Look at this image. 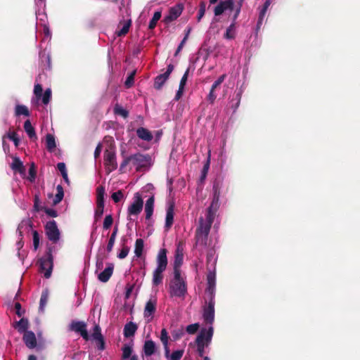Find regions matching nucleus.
Returning <instances> with one entry per match:
<instances>
[{
  "label": "nucleus",
  "mask_w": 360,
  "mask_h": 360,
  "mask_svg": "<svg viewBox=\"0 0 360 360\" xmlns=\"http://www.w3.org/2000/svg\"><path fill=\"white\" fill-rule=\"evenodd\" d=\"M212 224L204 221V218H199V225L195 232V245L201 253L207 248L208 236L212 227Z\"/></svg>",
  "instance_id": "1"
},
{
  "label": "nucleus",
  "mask_w": 360,
  "mask_h": 360,
  "mask_svg": "<svg viewBox=\"0 0 360 360\" xmlns=\"http://www.w3.org/2000/svg\"><path fill=\"white\" fill-rule=\"evenodd\" d=\"M158 266L153 274V285L158 286L162 283L163 272L167 266V250L161 249L157 257Z\"/></svg>",
  "instance_id": "2"
},
{
  "label": "nucleus",
  "mask_w": 360,
  "mask_h": 360,
  "mask_svg": "<svg viewBox=\"0 0 360 360\" xmlns=\"http://www.w3.org/2000/svg\"><path fill=\"white\" fill-rule=\"evenodd\" d=\"M121 154L124 158L119 169V171L121 174L126 172V168L130 162H131L134 165L137 166L138 167H141L144 166L143 163L149 160L148 155H145L139 153L129 156H125L124 155V151H122Z\"/></svg>",
  "instance_id": "3"
},
{
  "label": "nucleus",
  "mask_w": 360,
  "mask_h": 360,
  "mask_svg": "<svg viewBox=\"0 0 360 360\" xmlns=\"http://www.w3.org/2000/svg\"><path fill=\"white\" fill-rule=\"evenodd\" d=\"M53 258L52 255V249L49 248L44 257L39 259V269L44 272V277L49 278L52 273L53 266Z\"/></svg>",
  "instance_id": "4"
},
{
  "label": "nucleus",
  "mask_w": 360,
  "mask_h": 360,
  "mask_svg": "<svg viewBox=\"0 0 360 360\" xmlns=\"http://www.w3.org/2000/svg\"><path fill=\"white\" fill-rule=\"evenodd\" d=\"M219 207V194L215 190L210 205L207 207L204 221L213 224L217 212Z\"/></svg>",
  "instance_id": "5"
},
{
  "label": "nucleus",
  "mask_w": 360,
  "mask_h": 360,
  "mask_svg": "<svg viewBox=\"0 0 360 360\" xmlns=\"http://www.w3.org/2000/svg\"><path fill=\"white\" fill-rule=\"evenodd\" d=\"M45 232L48 239L53 243L59 240L60 233L56 221H49L46 224Z\"/></svg>",
  "instance_id": "6"
},
{
  "label": "nucleus",
  "mask_w": 360,
  "mask_h": 360,
  "mask_svg": "<svg viewBox=\"0 0 360 360\" xmlns=\"http://www.w3.org/2000/svg\"><path fill=\"white\" fill-rule=\"evenodd\" d=\"M104 165L107 174L115 171L117 168L116 154L113 150H105L104 152Z\"/></svg>",
  "instance_id": "7"
},
{
  "label": "nucleus",
  "mask_w": 360,
  "mask_h": 360,
  "mask_svg": "<svg viewBox=\"0 0 360 360\" xmlns=\"http://www.w3.org/2000/svg\"><path fill=\"white\" fill-rule=\"evenodd\" d=\"M187 292L186 282L171 281L169 285V293L172 297H184Z\"/></svg>",
  "instance_id": "8"
},
{
  "label": "nucleus",
  "mask_w": 360,
  "mask_h": 360,
  "mask_svg": "<svg viewBox=\"0 0 360 360\" xmlns=\"http://www.w3.org/2000/svg\"><path fill=\"white\" fill-rule=\"evenodd\" d=\"M207 304L203 308V319L208 324H212L214 320V297H207Z\"/></svg>",
  "instance_id": "9"
},
{
  "label": "nucleus",
  "mask_w": 360,
  "mask_h": 360,
  "mask_svg": "<svg viewBox=\"0 0 360 360\" xmlns=\"http://www.w3.org/2000/svg\"><path fill=\"white\" fill-rule=\"evenodd\" d=\"M69 329L79 333L86 341L89 340V335L86 329V323L84 321H72L69 326Z\"/></svg>",
  "instance_id": "10"
},
{
  "label": "nucleus",
  "mask_w": 360,
  "mask_h": 360,
  "mask_svg": "<svg viewBox=\"0 0 360 360\" xmlns=\"http://www.w3.org/2000/svg\"><path fill=\"white\" fill-rule=\"evenodd\" d=\"M143 201L139 193H136L133 198V202L128 207V214L137 216L143 209Z\"/></svg>",
  "instance_id": "11"
},
{
  "label": "nucleus",
  "mask_w": 360,
  "mask_h": 360,
  "mask_svg": "<svg viewBox=\"0 0 360 360\" xmlns=\"http://www.w3.org/2000/svg\"><path fill=\"white\" fill-rule=\"evenodd\" d=\"M184 6L181 4H178L169 9L168 14L164 17L163 22L169 25L172 22L176 20L182 13Z\"/></svg>",
  "instance_id": "12"
},
{
  "label": "nucleus",
  "mask_w": 360,
  "mask_h": 360,
  "mask_svg": "<svg viewBox=\"0 0 360 360\" xmlns=\"http://www.w3.org/2000/svg\"><path fill=\"white\" fill-rule=\"evenodd\" d=\"M213 335V328L210 327L208 330L202 329L198 335L195 339V343L197 347L204 345L207 346L211 342Z\"/></svg>",
  "instance_id": "13"
},
{
  "label": "nucleus",
  "mask_w": 360,
  "mask_h": 360,
  "mask_svg": "<svg viewBox=\"0 0 360 360\" xmlns=\"http://www.w3.org/2000/svg\"><path fill=\"white\" fill-rule=\"evenodd\" d=\"M157 303V299L154 297H150L147 301L143 311L144 318L148 319V320H151L153 318L154 314L156 311Z\"/></svg>",
  "instance_id": "14"
},
{
  "label": "nucleus",
  "mask_w": 360,
  "mask_h": 360,
  "mask_svg": "<svg viewBox=\"0 0 360 360\" xmlns=\"http://www.w3.org/2000/svg\"><path fill=\"white\" fill-rule=\"evenodd\" d=\"M216 285V275L214 272L210 271L207 275V288L205 293L207 297H214Z\"/></svg>",
  "instance_id": "15"
},
{
  "label": "nucleus",
  "mask_w": 360,
  "mask_h": 360,
  "mask_svg": "<svg viewBox=\"0 0 360 360\" xmlns=\"http://www.w3.org/2000/svg\"><path fill=\"white\" fill-rule=\"evenodd\" d=\"M234 7L233 0H225L220 1L214 8V13L216 16L221 15L225 11H232Z\"/></svg>",
  "instance_id": "16"
},
{
  "label": "nucleus",
  "mask_w": 360,
  "mask_h": 360,
  "mask_svg": "<svg viewBox=\"0 0 360 360\" xmlns=\"http://www.w3.org/2000/svg\"><path fill=\"white\" fill-rule=\"evenodd\" d=\"M226 75H221L212 85L210 93L207 96V101L210 103H213L217 98V94L214 93L217 89L220 88L221 83L224 81L226 78Z\"/></svg>",
  "instance_id": "17"
},
{
  "label": "nucleus",
  "mask_w": 360,
  "mask_h": 360,
  "mask_svg": "<svg viewBox=\"0 0 360 360\" xmlns=\"http://www.w3.org/2000/svg\"><path fill=\"white\" fill-rule=\"evenodd\" d=\"M23 342L29 349H34L37 346V338L34 332L25 331L22 337Z\"/></svg>",
  "instance_id": "18"
},
{
  "label": "nucleus",
  "mask_w": 360,
  "mask_h": 360,
  "mask_svg": "<svg viewBox=\"0 0 360 360\" xmlns=\"http://www.w3.org/2000/svg\"><path fill=\"white\" fill-rule=\"evenodd\" d=\"M113 269H114L113 264L108 263L107 265V267L102 272H101L98 274V280L103 283L108 281L113 273Z\"/></svg>",
  "instance_id": "19"
},
{
  "label": "nucleus",
  "mask_w": 360,
  "mask_h": 360,
  "mask_svg": "<svg viewBox=\"0 0 360 360\" xmlns=\"http://www.w3.org/2000/svg\"><path fill=\"white\" fill-rule=\"evenodd\" d=\"M174 205L170 204L167 209L166 219H165V228L169 229L174 222Z\"/></svg>",
  "instance_id": "20"
},
{
  "label": "nucleus",
  "mask_w": 360,
  "mask_h": 360,
  "mask_svg": "<svg viewBox=\"0 0 360 360\" xmlns=\"http://www.w3.org/2000/svg\"><path fill=\"white\" fill-rule=\"evenodd\" d=\"M137 136L143 141H150L153 139L152 133L146 128L139 127L136 129Z\"/></svg>",
  "instance_id": "21"
},
{
  "label": "nucleus",
  "mask_w": 360,
  "mask_h": 360,
  "mask_svg": "<svg viewBox=\"0 0 360 360\" xmlns=\"http://www.w3.org/2000/svg\"><path fill=\"white\" fill-rule=\"evenodd\" d=\"M138 329L137 325L130 321L125 324L124 327L123 334L125 338H131L134 335Z\"/></svg>",
  "instance_id": "22"
},
{
  "label": "nucleus",
  "mask_w": 360,
  "mask_h": 360,
  "mask_svg": "<svg viewBox=\"0 0 360 360\" xmlns=\"http://www.w3.org/2000/svg\"><path fill=\"white\" fill-rule=\"evenodd\" d=\"M154 196L150 197L146 202L145 205V212H146V219H149L153 213V207H154Z\"/></svg>",
  "instance_id": "23"
},
{
  "label": "nucleus",
  "mask_w": 360,
  "mask_h": 360,
  "mask_svg": "<svg viewBox=\"0 0 360 360\" xmlns=\"http://www.w3.org/2000/svg\"><path fill=\"white\" fill-rule=\"evenodd\" d=\"M155 344L153 340H146L143 345L144 354L146 356L153 355L155 352Z\"/></svg>",
  "instance_id": "24"
},
{
  "label": "nucleus",
  "mask_w": 360,
  "mask_h": 360,
  "mask_svg": "<svg viewBox=\"0 0 360 360\" xmlns=\"http://www.w3.org/2000/svg\"><path fill=\"white\" fill-rule=\"evenodd\" d=\"M11 168L13 170L18 172L20 174H24L25 172L22 162L18 157L13 158Z\"/></svg>",
  "instance_id": "25"
},
{
  "label": "nucleus",
  "mask_w": 360,
  "mask_h": 360,
  "mask_svg": "<svg viewBox=\"0 0 360 360\" xmlns=\"http://www.w3.org/2000/svg\"><path fill=\"white\" fill-rule=\"evenodd\" d=\"M24 129L31 139L37 140V136L34 128L32 127L30 120H27L24 123Z\"/></svg>",
  "instance_id": "26"
},
{
  "label": "nucleus",
  "mask_w": 360,
  "mask_h": 360,
  "mask_svg": "<svg viewBox=\"0 0 360 360\" xmlns=\"http://www.w3.org/2000/svg\"><path fill=\"white\" fill-rule=\"evenodd\" d=\"M236 22H232L231 24L227 27L226 32L224 34V38L226 39H233L236 35Z\"/></svg>",
  "instance_id": "27"
},
{
  "label": "nucleus",
  "mask_w": 360,
  "mask_h": 360,
  "mask_svg": "<svg viewBox=\"0 0 360 360\" xmlns=\"http://www.w3.org/2000/svg\"><path fill=\"white\" fill-rule=\"evenodd\" d=\"M168 77H166L165 74H160L158 75L155 78L154 81V88L157 90H160L162 89V86L165 84L166 81L168 79Z\"/></svg>",
  "instance_id": "28"
},
{
  "label": "nucleus",
  "mask_w": 360,
  "mask_h": 360,
  "mask_svg": "<svg viewBox=\"0 0 360 360\" xmlns=\"http://www.w3.org/2000/svg\"><path fill=\"white\" fill-rule=\"evenodd\" d=\"M46 148L49 152H52L56 147V143L54 136L51 134H47L46 136Z\"/></svg>",
  "instance_id": "29"
},
{
  "label": "nucleus",
  "mask_w": 360,
  "mask_h": 360,
  "mask_svg": "<svg viewBox=\"0 0 360 360\" xmlns=\"http://www.w3.org/2000/svg\"><path fill=\"white\" fill-rule=\"evenodd\" d=\"M144 247V241L142 238L136 239L135 242L134 253L137 257H140L142 255Z\"/></svg>",
  "instance_id": "30"
},
{
  "label": "nucleus",
  "mask_w": 360,
  "mask_h": 360,
  "mask_svg": "<svg viewBox=\"0 0 360 360\" xmlns=\"http://www.w3.org/2000/svg\"><path fill=\"white\" fill-rule=\"evenodd\" d=\"M57 193L54 197L53 200V204L56 205L59 202H60L64 197V191L63 188L61 185H58L56 187Z\"/></svg>",
  "instance_id": "31"
},
{
  "label": "nucleus",
  "mask_w": 360,
  "mask_h": 360,
  "mask_svg": "<svg viewBox=\"0 0 360 360\" xmlns=\"http://www.w3.org/2000/svg\"><path fill=\"white\" fill-rule=\"evenodd\" d=\"M49 300V292L47 290H45L42 292L40 297L39 302V310L41 312H44V308L48 302Z\"/></svg>",
  "instance_id": "32"
},
{
  "label": "nucleus",
  "mask_w": 360,
  "mask_h": 360,
  "mask_svg": "<svg viewBox=\"0 0 360 360\" xmlns=\"http://www.w3.org/2000/svg\"><path fill=\"white\" fill-rule=\"evenodd\" d=\"M15 114L16 116L25 115L29 117L30 115L27 107L24 105H17L15 109Z\"/></svg>",
  "instance_id": "33"
},
{
  "label": "nucleus",
  "mask_w": 360,
  "mask_h": 360,
  "mask_svg": "<svg viewBox=\"0 0 360 360\" xmlns=\"http://www.w3.org/2000/svg\"><path fill=\"white\" fill-rule=\"evenodd\" d=\"M16 326L18 327V332L25 333V331H28L29 322L27 319H21L19 321L16 322Z\"/></svg>",
  "instance_id": "34"
},
{
  "label": "nucleus",
  "mask_w": 360,
  "mask_h": 360,
  "mask_svg": "<svg viewBox=\"0 0 360 360\" xmlns=\"http://www.w3.org/2000/svg\"><path fill=\"white\" fill-rule=\"evenodd\" d=\"M5 138H8L11 141H13L14 145L18 147L20 143V139H18L16 132L9 131L5 135L3 136V143H4Z\"/></svg>",
  "instance_id": "35"
},
{
  "label": "nucleus",
  "mask_w": 360,
  "mask_h": 360,
  "mask_svg": "<svg viewBox=\"0 0 360 360\" xmlns=\"http://www.w3.org/2000/svg\"><path fill=\"white\" fill-rule=\"evenodd\" d=\"M178 257L175 258L174 266V278L172 281H184V280L181 276V271L177 265Z\"/></svg>",
  "instance_id": "36"
},
{
  "label": "nucleus",
  "mask_w": 360,
  "mask_h": 360,
  "mask_svg": "<svg viewBox=\"0 0 360 360\" xmlns=\"http://www.w3.org/2000/svg\"><path fill=\"white\" fill-rule=\"evenodd\" d=\"M105 193V187L99 186L96 188V203H104V196Z\"/></svg>",
  "instance_id": "37"
},
{
  "label": "nucleus",
  "mask_w": 360,
  "mask_h": 360,
  "mask_svg": "<svg viewBox=\"0 0 360 360\" xmlns=\"http://www.w3.org/2000/svg\"><path fill=\"white\" fill-rule=\"evenodd\" d=\"M161 16H162L161 11H155L154 13L152 19L149 22V25H148L149 30H153L156 27L157 22L160 19Z\"/></svg>",
  "instance_id": "38"
},
{
  "label": "nucleus",
  "mask_w": 360,
  "mask_h": 360,
  "mask_svg": "<svg viewBox=\"0 0 360 360\" xmlns=\"http://www.w3.org/2000/svg\"><path fill=\"white\" fill-rule=\"evenodd\" d=\"M131 20L124 22L122 27L120 30L117 31V32H116L117 35L118 37H122V36L126 35L129 32V27L131 26Z\"/></svg>",
  "instance_id": "39"
},
{
  "label": "nucleus",
  "mask_w": 360,
  "mask_h": 360,
  "mask_svg": "<svg viewBox=\"0 0 360 360\" xmlns=\"http://www.w3.org/2000/svg\"><path fill=\"white\" fill-rule=\"evenodd\" d=\"M114 112L116 115H121L124 118H127L129 116V112L118 104L115 105Z\"/></svg>",
  "instance_id": "40"
},
{
  "label": "nucleus",
  "mask_w": 360,
  "mask_h": 360,
  "mask_svg": "<svg viewBox=\"0 0 360 360\" xmlns=\"http://www.w3.org/2000/svg\"><path fill=\"white\" fill-rule=\"evenodd\" d=\"M206 11V3L204 1H201L199 4V11L197 16L198 22H200L204 16Z\"/></svg>",
  "instance_id": "41"
},
{
  "label": "nucleus",
  "mask_w": 360,
  "mask_h": 360,
  "mask_svg": "<svg viewBox=\"0 0 360 360\" xmlns=\"http://www.w3.org/2000/svg\"><path fill=\"white\" fill-rule=\"evenodd\" d=\"M136 70H133L127 77L125 82H124V85L127 88H130L134 84V77H135V75H136Z\"/></svg>",
  "instance_id": "42"
},
{
  "label": "nucleus",
  "mask_w": 360,
  "mask_h": 360,
  "mask_svg": "<svg viewBox=\"0 0 360 360\" xmlns=\"http://www.w3.org/2000/svg\"><path fill=\"white\" fill-rule=\"evenodd\" d=\"M104 212V203H96V209L95 210V219L98 220Z\"/></svg>",
  "instance_id": "43"
},
{
  "label": "nucleus",
  "mask_w": 360,
  "mask_h": 360,
  "mask_svg": "<svg viewBox=\"0 0 360 360\" xmlns=\"http://www.w3.org/2000/svg\"><path fill=\"white\" fill-rule=\"evenodd\" d=\"M129 251L130 248L127 245H124L123 246H122V249L117 254V257L120 259H124L128 255Z\"/></svg>",
  "instance_id": "44"
},
{
  "label": "nucleus",
  "mask_w": 360,
  "mask_h": 360,
  "mask_svg": "<svg viewBox=\"0 0 360 360\" xmlns=\"http://www.w3.org/2000/svg\"><path fill=\"white\" fill-rule=\"evenodd\" d=\"M112 224H113L112 216L111 214L106 215L104 219L103 224V229L105 230L109 229L111 227V226L112 225Z\"/></svg>",
  "instance_id": "45"
},
{
  "label": "nucleus",
  "mask_w": 360,
  "mask_h": 360,
  "mask_svg": "<svg viewBox=\"0 0 360 360\" xmlns=\"http://www.w3.org/2000/svg\"><path fill=\"white\" fill-rule=\"evenodd\" d=\"M45 207L40 206V199L38 195H34V205L33 210L34 212H39L41 210H44Z\"/></svg>",
  "instance_id": "46"
},
{
  "label": "nucleus",
  "mask_w": 360,
  "mask_h": 360,
  "mask_svg": "<svg viewBox=\"0 0 360 360\" xmlns=\"http://www.w3.org/2000/svg\"><path fill=\"white\" fill-rule=\"evenodd\" d=\"M41 97L42 103L44 105H47L50 102L51 98V90L50 89H46Z\"/></svg>",
  "instance_id": "47"
},
{
  "label": "nucleus",
  "mask_w": 360,
  "mask_h": 360,
  "mask_svg": "<svg viewBox=\"0 0 360 360\" xmlns=\"http://www.w3.org/2000/svg\"><path fill=\"white\" fill-rule=\"evenodd\" d=\"M131 353H132V349L130 346L125 345L122 347V358L124 359H127L129 358L130 356H131Z\"/></svg>",
  "instance_id": "48"
},
{
  "label": "nucleus",
  "mask_w": 360,
  "mask_h": 360,
  "mask_svg": "<svg viewBox=\"0 0 360 360\" xmlns=\"http://www.w3.org/2000/svg\"><path fill=\"white\" fill-rule=\"evenodd\" d=\"M124 197V195H123V193L122 191H117L116 192H114L112 195H111V198L113 200V201L117 203V202H119Z\"/></svg>",
  "instance_id": "49"
},
{
  "label": "nucleus",
  "mask_w": 360,
  "mask_h": 360,
  "mask_svg": "<svg viewBox=\"0 0 360 360\" xmlns=\"http://www.w3.org/2000/svg\"><path fill=\"white\" fill-rule=\"evenodd\" d=\"M160 340H161L162 344L164 345V346H166L168 345L169 336H168L167 330L165 328H162L161 330Z\"/></svg>",
  "instance_id": "50"
},
{
  "label": "nucleus",
  "mask_w": 360,
  "mask_h": 360,
  "mask_svg": "<svg viewBox=\"0 0 360 360\" xmlns=\"http://www.w3.org/2000/svg\"><path fill=\"white\" fill-rule=\"evenodd\" d=\"M42 92H43L42 86L39 84H35L34 87V94L38 99H39L41 97Z\"/></svg>",
  "instance_id": "51"
},
{
  "label": "nucleus",
  "mask_w": 360,
  "mask_h": 360,
  "mask_svg": "<svg viewBox=\"0 0 360 360\" xmlns=\"http://www.w3.org/2000/svg\"><path fill=\"white\" fill-rule=\"evenodd\" d=\"M199 328L198 323L190 324L186 327V332L188 334H195Z\"/></svg>",
  "instance_id": "52"
},
{
  "label": "nucleus",
  "mask_w": 360,
  "mask_h": 360,
  "mask_svg": "<svg viewBox=\"0 0 360 360\" xmlns=\"http://www.w3.org/2000/svg\"><path fill=\"white\" fill-rule=\"evenodd\" d=\"M101 329L98 325H95L94 328V332L92 333V338L96 340L102 338Z\"/></svg>",
  "instance_id": "53"
},
{
  "label": "nucleus",
  "mask_w": 360,
  "mask_h": 360,
  "mask_svg": "<svg viewBox=\"0 0 360 360\" xmlns=\"http://www.w3.org/2000/svg\"><path fill=\"white\" fill-rule=\"evenodd\" d=\"M32 234H33V245H34V250H36L39 245L40 237L37 231H34Z\"/></svg>",
  "instance_id": "54"
},
{
  "label": "nucleus",
  "mask_w": 360,
  "mask_h": 360,
  "mask_svg": "<svg viewBox=\"0 0 360 360\" xmlns=\"http://www.w3.org/2000/svg\"><path fill=\"white\" fill-rule=\"evenodd\" d=\"M188 73H189V68H188L186 70V72H184L183 77H181V79L180 80L179 86V87H181V88H184L185 87L186 82H187V79H188Z\"/></svg>",
  "instance_id": "55"
},
{
  "label": "nucleus",
  "mask_w": 360,
  "mask_h": 360,
  "mask_svg": "<svg viewBox=\"0 0 360 360\" xmlns=\"http://www.w3.org/2000/svg\"><path fill=\"white\" fill-rule=\"evenodd\" d=\"M184 354L183 350H176L172 352L171 360H180Z\"/></svg>",
  "instance_id": "56"
},
{
  "label": "nucleus",
  "mask_w": 360,
  "mask_h": 360,
  "mask_svg": "<svg viewBox=\"0 0 360 360\" xmlns=\"http://www.w3.org/2000/svg\"><path fill=\"white\" fill-rule=\"evenodd\" d=\"M209 167H210V161L207 160V162H206V164H205V165L203 166V168L202 169L201 176H200V180L202 181L206 178Z\"/></svg>",
  "instance_id": "57"
},
{
  "label": "nucleus",
  "mask_w": 360,
  "mask_h": 360,
  "mask_svg": "<svg viewBox=\"0 0 360 360\" xmlns=\"http://www.w3.org/2000/svg\"><path fill=\"white\" fill-rule=\"evenodd\" d=\"M44 212L51 217H58V212L56 210L46 207L44 208Z\"/></svg>",
  "instance_id": "58"
},
{
  "label": "nucleus",
  "mask_w": 360,
  "mask_h": 360,
  "mask_svg": "<svg viewBox=\"0 0 360 360\" xmlns=\"http://www.w3.org/2000/svg\"><path fill=\"white\" fill-rule=\"evenodd\" d=\"M96 346L101 351L105 349V341L103 337L96 339Z\"/></svg>",
  "instance_id": "59"
},
{
  "label": "nucleus",
  "mask_w": 360,
  "mask_h": 360,
  "mask_svg": "<svg viewBox=\"0 0 360 360\" xmlns=\"http://www.w3.org/2000/svg\"><path fill=\"white\" fill-rule=\"evenodd\" d=\"M115 242V239H113V238H110L107 244L106 250L109 253L112 252L114 244Z\"/></svg>",
  "instance_id": "60"
},
{
  "label": "nucleus",
  "mask_w": 360,
  "mask_h": 360,
  "mask_svg": "<svg viewBox=\"0 0 360 360\" xmlns=\"http://www.w3.org/2000/svg\"><path fill=\"white\" fill-rule=\"evenodd\" d=\"M15 314L19 316H22L25 313L24 311H22L21 304L19 302H15Z\"/></svg>",
  "instance_id": "61"
},
{
  "label": "nucleus",
  "mask_w": 360,
  "mask_h": 360,
  "mask_svg": "<svg viewBox=\"0 0 360 360\" xmlns=\"http://www.w3.org/2000/svg\"><path fill=\"white\" fill-rule=\"evenodd\" d=\"M57 168L60 172L61 175L67 173L66 166L64 162H59L57 164Z\"/></svg>",
  "instance_id": "62"
},
{
  "label": "nucleus",
  "mask_w": 360,
  "mask_h": 360,
  "mask_svg": "<svg viewBox=\"0 0 360 360\" xmlns=\"http://www.w3.org/2000/svg\"><path fill=\"white\" fill-rule=\"evenodd\" d=\"M266 11H267V8L262 7V10L259 12V19H258V22H257L258 25L262 23L263 18L266 15Z\"/></svg>",
  "instance_id": "63"
},
{
  "label": "nucleus",
  "mask_w": 360,
  "mask_h": 360,
  "mask_svg": "<svg viewBox=\"0 0 360 360\" xmlns=\"http://www.w3.org/2000/svg\"><path fill=\"white\" fill-rule=\"evenodd\" d=\"M266 11H267V8L262 7V10L259 12V19H258V22H257L258 25L262 23L263 18L266 15Z\"/></svg>",
  "instance_id": "64"
}]
</instances>
